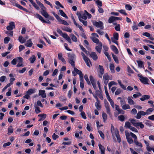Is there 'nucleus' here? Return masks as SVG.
I'll return each instance as SVG.
<instances>
[{"label":"nucleus","mask_w":154,"mask_h":154,"mask_svg":"<svg viewBox=\"0 0 154 154\" xmlns=\"http://www.w3.org/2000/svg\"><path fill=\"white\" fill-rule=\"evenodd\" d=\"M91 39L92 41L95 43L98 44H99V43H101L100 42L99 39L97 38L94 37H91Z\"/></svg>","instance_id":"aec40b11"},{"label":"nucleus","mask_w":154,"mask_h":154,"mask_svg":"<svg viewBox=\"0 0 154 154\" xmlns=\"http://www.w3.org/2000/svg\"><path fill=\"white\" fill-rule=\"evenodd\" d=\"M69 60H74L75 58V55L73 54L69 53L68 54Z\"/></svg>","instance_id":"2f4dec72"},{"label":"nucleus","mask_w":154,"mask_h":154,"mask_svg":"<svg viewBox=\"0 0 154 154\" xmlns=\"http://www.w3.org/2000/svg\"><path fill=\"white\" fill-rule=\"evenodd\" d=\"M109 68L111 72L112 73H114L115 72V66L114 64L112 63H110Z\"/></svg>","instance_id":"b1692460"},{"label":"nucleus","mask_w":154,"mask_h":154,"mask_svg":"<svg viewBox=\"0 0 154 154\" xmlns=\"http://www.w3.org/2000/svg\"><path fill=\"white\" fill-rule=\"evenodd\" d=\"M18 58V63L17 65V67H23V65L22 63L23 62V59L21 57H17Z\"/></svg>","instance_id":"423d86ee"},{"label":"nucleus","mask_w":154,"mask_h":154,"mask_svg":"<svg viewBox=\"0 0 154 154\" xmlns=\"http://www.w3.org/2000/svg\"><path fill=\"white\" fill-rule=\"evenodd\" d=\"M99 73H104V70L102 66L99 65Z\"/></svg>","instance_id":"de8ad7c7"},{"label":"nucleus","mask_w":154,"mask_h":154,"mask_svg":"<svg viewBox=\"0 0 154 154\" xmlns=\"http://www.w3.org/2000/svg\"><path fill=\"white\" fill-rule=\"evenodd\" d=\"M115 106L116 109L118 111L119 114H124V111L123 110L120 108L119 106V105H115Z\"/></svg>","instance_id":"9d476101"},{"label":"nucleus","mask_w":154,"mask_h":154,"mask_svg":"<svg viewBox=\"0 0 154 154\" xmlns=\"http://www.w3.org/2000/svg\"><path fill=\"white\" fill-rule=\"evenodd\" d=\"M15 28V24L14 22H11L9 23V26L7 27V30H12Z\"/></svg>","instance_id":"6e6552de"},{"label":"nucleus","mask_w":154,"mask_h":154,"mask_svg":"<svg viewBox=\"0 0 154 154\" xmlns=\"http://www.w3.org/2000/svg\"><path fill=\"white\" fill-rule=\"evenodd\" d=\"M35 16L37 18H38L43 23L45 20L41 15L38 14H36L35 15Z\"/></svg>","instance_id":"7c9ffc66"},{"label":"nucleus","mask_w":154,"mask_h":154,"mask_svg":"<svg viewBox=\"0 0 154 154\" xmlns=\"http://www.w3.org/2000/svg\"><path fill=\"white\" fill-rule=\"evenodd\" d=\"M142 78L140 79V81L143 84H148V82L149 81V79L147 77L141 76Z\"/></svg>","instance_id":"0eeeda50"},{"label":"nucleus","mask_w":154,"mask_h":154,"mask_svg":"<svg viewBox=\"0 0 154 154\" xmlns=\"http://www.w3.org/2000/svg\"><path fill=\"white\" fill-rule=\"evenodd\" d=\"M150 96L148 95H143L142 97L140 98V100L141 101H144L145 100H147L149 98Z\"/></svg>","instance_id":"cd10ccee"},{"label":"nucleus","mask_w":154,"mask_h":154,"mask_svg":"<svg viewBox=\"0 0 154 154\" xmlns=\"http://www.w3.org/2000/svg\"><path fill=\"white\" fill-rule=\"evenodd\" d=\"M131 137L134 139V140H137V136L134 134L132 132H130L129 133Z\"/></svg>","instance_id":"864d4df0"},{"label":"nucleus","mask_w":154,"mask_h":154,"mask_svg":"<svg viewBox=\"0 0 154 154\" xmlns=\"http://www.w3.org/2000/svg\"><path fill=\"white\" fill-rule=\"evenodd\" d=\"M127 100L128 103L130 105H132L134 104V101L130 97H128Z\"/></svg>","instance_id":"4be33fe9"},{"label":"nucleus","mask_w":154,"mask_h":154,"mask_svg":"<svg viewBox=\"0 0 154 154\" xmlns=\"http://www.w3.org/2000/svg\"><path fill=\"white\" fill-rule=\"evenodd\" d=\"M34 107L35 109V111L36 114H38L41 112L40 109L39 107L35 105Z\"/></svg>","instance_id":"72a5a7b5"},{"label":"nucleus","mask_w":154,"mask_h":154,"mask_svg":"<svg viewBox=\"0 0 154 154\" xmlns=\"http://www.w3.org/2000/svg\"><path fill=\"white\" fill-rule=\"evenodd\" d=\"M36 2L38 5H39L41 8L45 7L44 5L38 1L36 0Z\"/></svg>","instance_id":"6e6d98bb"},{"label":"nucleus","mask_w":154,"mask_h":154,"mask_svg":"<svg viewBox=\"0 0 154 154\" xmlns=\"http://www.w3.org/2000/svg\"><path fill=\"white\" fill-rule=\"evenodd\" d=\"M33 43L31 39H29L28 40L27 42L25 44V45L29 47H30L32 46Z\"/></svg>","instance_id":"6ab92c4d"},{"label":"nucleus","mask_w":154,"mask_h":154,"mask_svg":"<svg viewBox=\"0 0 154 154\" xmlns=\"http://www.w3.org/2000/svg\"><path fill=\"white\" fill-rule=\"evenodd\" d=\"M143 35L146 37L149 38V39L151 40H154V38L153 37H150L151 35L148 32H145L143 34Z\"/></svg>","instance_id":"a211bd4d"},{"label":"nucleus","mask_w":154,"mask_h":154,"mask_svg":"<svg viewBox=\"0 0 154 154\" xmlns=\"http://www.w3.org/2000/svg\"><path fill=\"white\" fill-rule=\"evenodd\" d=\"M134 142L136 146L141 148H142L143 147L142 144L140 142H139L137 140H134Z\"/></svg>","instance_id":"393cba45"},{"label":"nucleus","mask_w":154,"mask_h":154,"mask_svg":"<svg viewBox=\"0 0 154 154\" xmlns=\"http://www.w3.org/2000/svg\"><path fill=\"white\" fill-rule=\"evenodd\" d=\"M115 21V20L114 17L111 16L109 18L108 20V22L109 23H111L114 22Z\"/></svg>","instance_id":"c03bdc74"},{"label":"nucleus","mask_w":154,"mask_h":154,"mask_svg":"<svg viewBox=\"0 0 154 154\" xmlns=\"http://www.w3.org/2000/svg\"><path fill=\"white\" fill-rule=\"evenodd\" d=\"M84 78L85 80L86 81L88 84L90 85L91 83L88 79V78L87 75H85L84 76Z\"/></svg>","instance_id":"bf43d9fd"},{"label":"nucleus","mask_w":154,"mask_h":154,"mask_svg":"<svg viewBox=\"0 0 154 154\" xmlns=\"http://www.w3.org/2000/svg\"><path fill=\"white\" fill-rule=\"evenodd\" d=\"M102 117L103 120L104 122H105L107 119V114L105 112L102 113Z\"/></svg>","instance_id":"e433bc0d"},{"label":"nucleus","mask_w":154,"mask_h":154,"mask_svg":"<svg viewBox=\"0 0 154 154\" xmlns=\"http://www.w3.org/2000/svg\"><path fill=\"white\" fill-rule=\"evenodd\" d=\"M133 29L134 30H135L138 29V26L136 25V23H134V25L132 27Z\"/></svg>","instance_id":"69168bd1"},{"label":"nucleus","mask_w":154,"mask_h":154,"mask_svg":"<svg viewBox=\"0 0 154 154\" xmlns=\"http://www.w3.org/2000/svg\"><path fill=\"white\" fill-rule=\"evenodd\" d=\"M130 121L131 123L135 127H136L137 123H138L136 122V120L134 119H131Z\"/></svg>","instance_id":"a18cd8bd"},{"label":"nucleus","mask_w":154,"mask_h":154,"mask_svg":"<svg viewBox=\"0 0 154 154\" xmlns=\"http://www.w3.org/2000/svg\"><path fill=\"white\" fill-rule=\"evenodd\" d=\"M96 4L98 8H99L100 7H101L102 6V2L100 0L97 1Z\"/></svg>","instance_id":"37998d69"},{"label":"nucleus","mask_w":154,"mask_h":154,"mask_svg":"<svg viewBox=\"0 0 154 154\" xmlns=\"http://www.w3.org/2000/svg\"><path fill=\"white\" fill-rule=\"evenodd\" d=\"M35 89H30L28 90V91L27 92V93L28 94L30 95L35 92Z\"/></svg>","instance_id":"c756f323"},{"label":"nucleus","mask_w":154,"mask_h":154,"mask_svg":"<svg viewBox=\"0 0 154 154\" xmlns=\"http://www.w3.org/2000/svg\"><path fill=\"white\" fill-rule=\"evenodd\" d=\"M93 24L97 28H100L101 29H103L104 28L103 26V23L101 21L97 22L94 21L93 23Z\"/></svg>","instance_id":"f03ea898"},{"label":"nucleus","mask_w":154,"mask_h":154,"mask_svg":"<svg viewBox=\"0 0 154 154\" xmlns=\"http://www.w3.org/2000/svg\"><path fill=\"white\" fill-rule=\"evenodd\" d=\"M125 8L126 9L130 11L132 9V7L129 4H126L125 5Z\"/></svg>","instance_id":"8fccbe9b"},{"label":"nucleus","mask_w":154,"mask_h":154,"mask_svg":"<svg viewBox=\"0 0 154 154\" xmlns=\"http://www.w3.org/2000/svg\"><path fill=\"white\" fill-rule=\"evenodd\" d=\"M111 48L116 54H118L119 53V51L117 48L114 45H112L111 46Z\"/></svg>","instance_id":"dca6fc26"},{"label":"nucleus","mask_w":154,"mask_h":154,"mask_svg":"<svg viewBox=\"0 0 154 154\" xmlns=\"http://www.w3.org/2000/svg\"><path fill=\"white\" fill-rule=\"evenodd\" d=\"M95 106L97 109L98 110H100L101 108V105H100V101H97L95 103Z\"/></svg>","instance_id":"412c9836"},{"label":"nucleus","mask_w":154,"mask_h":154,"mask_svg":"<svg viewBox=\"0 0 154 154\" xmlns=\"http://www.w3.org/2000/svg\"><path fill=\"white\" fill-rule=\"evenodd\" d=\"M137 63L138 66V67H139L140 68L144 67V66L143 65V62L141 61L137 60Z\"/></svg>","instance_id":"f704fd0d"},{"label":"nucleus","mask_w":154,"mask_h":154,"mask_svg":"<svg viewBox=\"0 0 154 154\" xmlns=\"http://www.w3.org/2000/svg\"><path fill=\"white\" fill-rule=\"evenodd\" d=\"M139 127H140L142 129L144 128V125L141 122H138L137 123L136 127L137 128H138Z\"/></svg>","instance_id":"c9c22d12"},{"label":"nucleus","mask_w":154,"mask_h":154,"mask_svg":"<svg viewBox=\"0 0 154 154\" xmlns=\"http://www.w3.org/2000/svg\"><path fill=\"white\" fill-rule=\"evenodd\" d=\"M81 13H82V16L81 17V19H83L85 20H86L87 18V17L86 16V15L85 14V12H84V13H83V14H82V12Z\"/></svg>","instance_id":"09e8293b"},{"label":"nucleus","mask_w":154,"mask_h":154,"mask_svg":"<svg viewBox=\"0 0 154 154\" xmlns=\"http://www.w3.org/2000/svg\"><path fill=\"white\" fill-rule=\"evenodd\" d=\"M59 11L60 14L62 16L65 17L66 19L68 18V17L67 16L66 14L63 12V11L61 10H60Z\"/></svg>","instance_id":"c85d7f7f"},{"label":"nucleus","mask_w":154,"mask_h":154,"mask_svg":"<svg viewBox=\"0 0 154 154\" xmlns=\"http://www.w3.org/2000/svg\"><path fill=\"white\" fill-rule=\"evenodd\" d=\"M59 22L65 25H69V24L66 21L62 19Z\"/></svg>","instance_id":"052dcab7"},{"label":"nucleus","mask_w":154,"mask_h":154,"mask_svg":"<svg viewBox=\"0 0 154 154\" xmlns=\"http://www.w3.org/2000/svg\"><path fill=\"white\" fill-rule=\"evenodd\" d=\"M76 15L78 16L79 20L85 26H87L88 24L86 20H84L82 19H81L82 14L81 13L78 11L76 13Z\"/></svg>","instance_id":"7ed1b4c3"},{"label":"nucleus","mask_w":154,"mask_h":154,"mask_svg":"<svg viewBox=\"0 0 154 154\" xmlns=\"http://www.w3.org/2000/svg\"><path fill=\"white\" fill-rule=\"evenodd\" d=\"M103 79L106 80H111L112 77L111 75H109L107 73H105L103 76Z\"/></svg>","instance_id":"4468645a"},{"label":"nucleus","mask_w":154,"mask_h":154,"mask_svg":"<svg viewBox=\"0 0 154 154\" xmlns=\"http://www.w3.org/2000/svg\"><path fill=\"white\" fill-rule=\"evenodd\" d=\"M74 68V71L77 74H78L79 75H82V72L80 70L76 68L75 67Z\"/></svg>","instance_id":"a19ab883"},{"label":"nucleus","mask_w":154,"mask_h":154,"mask_svg":"<svg viewBox=\"0 0 154 154\" xmlns=\"http://www.w3.org/2000/svg\"><path fill=\"white\" fill-rule=\"evenodd\" d=\"M10 40V38L8 37H5L4 39V42L5 44H7Z\"/></svg>","instance_id":"603ef678"},{"label":"nucleus","mask_w":154,"mask_h":154,"mask_svg":"<svg viewBox=\"0 0 154 154\" xmlns=\"http://www.w3.org/2000/svg\"><path fill=\"white\" fill-rule=\"evenodd\" d=\"M112 56L113 57V59L115 60V62L117 63H119V60L118 59V57L117 56H116L113 53L112 54Z\"/></svg>","instance_id":"79ce46f5"},{"label":"nucleus","mask_w":154,"mask_h":154,"mask_svg":"<svg viewBox=\"0 0 154 154\" xmlns=\"http://www.w3.org/2000/svg\"><path fill=\"white\" fill-rule=\"evenodd\" d=\"M57 31L63 38H65L69 43H71V39L67 34L66 33H63L62 31L58 28L57 29Z\"/></svg>","instance_id":"f257e3e1"},{"label":"nucleus","mask_w":154,"mask_h":154,"mask_svg":"<svg viewBox=\"0 0 154 154\" xmlns=\"http://www.w3.org/2000/svg\"><path fill=\"white\" fill-rule=\"evenodd\" d=\"M118 118L122 122L125 119V118L123 115L119 116Z\"/></svg>","instance_id":"680f3d73"},{"label":"nucleus","mask_w":154,"mask_h":154,"mask_svg":"<svg viewBox=\"0 0 154 154\" xmlns=\"http://www.w3.org/2000/svg\"><path fill=\"white\" fill-rule=\"evenodd\" d=\"M84 60L85 61V63H86L87 65L89 67H90V65L89 63V62L90 63H91V62L89 59V58L88 57L86 59H85V60Z\"/></svg>","instance_id":"4c0bfd02"},{"label":"nucleus","mask_w":154,"mask_h":154,"mask_svg":"<svg viewBox=\"0 0 154 154\" xmlns=\"http://www.w3.org/2000/svg\"><path fill=\"white\" fill-rule=\"evenodd\" d=\"M104 103L106 109L107 113L109 115H111V113L110 112V108L108 103L106 101L104 102Z\"/></svg>","instance_id":"39448f33"},{"label":"nucleus","mask_w":154,"mask_h":154,"mask_svg":"<svg viewBox=\"0 0 154 154\" xmlns=\"http://www.w3.org/2000/svg\"><path fill=\"white\" fill-rule=\"evenodd\" d=\"M118 11L122 14H123L125 15H127V13L125 12V11L124 10L121 9L120 10H119Z\"/></svg>","instance_id":"774afa93"},{"label":"nucleus","mask_w":154,"mask_h":154,"mask_svg":"<svg viewBox=\"0 0 154 154\" xmlns=\"http://www.w3.org/2000/svg\"><path fill=\"white\" fill-rule=\"evenodd\" d=\"M112 137H115L119 134V132L118 129H115L114 130H112L111 131Z\"/></svg>","instance_id":"f3484780"},{"label":"nucleus","mask_w":154,"mask_h":154,"mask_svg":"<svg viewBox=\"0 0 154 154\" xmlns=\"http://www.w3.org/2000/svg\"><path fill=\"white\" fill-rule=\"evenodd\" d=\"M96 47L95 49L99 53H100L102 48V43H99V44Z\"/></svg>","instance_id":"1a4fd4ad"},{"label":"nucleus","mask_w":154,"mask_h":154,"mask_svg":"<svg viewBox=\"0 0 154 154\" xmlns=\"http://www.w3.org/2000/svg\"><path fill=\"white\" fill-rule=\"evenodd\" d=\"M90 56L94 60H96L97 59V56L95 52H92L90 54Z\"/></svg>","instance_id":"2eb2a0df"},{"label":"nucleus","mask_w":154,"mask_h":154,"mask_svg":"<svg viewBox=\"0 0 154 154\" xmlns=\"http://www.w3.org/2000/svg\"><path fill=\"white\" fill-rule=\"evenodd\" d=\"M52 13L55 18L57 19V20L59 22L61 20L60 17L54 12H53Z\"/></svg>","instance_id":"ea45409f"},{"label":"nucleus","mask_w":154,"mask_h":154,"mask_svg":"<svg viewBox=\"0 0 154 154\" xmlns=\"http://www.w3.org/2000/svg\"><path fill=\"white\" fill-rule=\"evenodd\" d=\"M38 95L39 96H41L43 98H45L46 97V94L45 93V91L44 90H39Z\"/></svg>","instance_id":"9b49d317"},{"label":"nucleus","mask_w":154,"mask_h":154,"mask_svg":"<svg viewBox=\"0 0 154 154\" xmlns=\"http://www.w3.org/2000/svg\"><path fill=\"white\" fill-rule=\"evenodd\" d=\"M29 60H30L31 63H33L36 60V58L34 55H33L32 57L30 58Z\"/></svg>","instance_id":"58836bf2"},{"label":"nucleus","mask_w":154,"mask_h":154,"mask_svg":"<svg viewBox=\"0 0 154 154\" xmlns=\"http://www.w3.org/2000/svg\"><path fill=\"white\" fill-rule=\"evenodd\" d=\"M131 127V124L130 122H127L125 123V128L130 129Z\"/></svg>","instance_id":"49530a36"},{"label":"nucleus","mask_w":154,"mask_h":154,"mask_svg":"<svg viewBox=\"0 0 154 154\" xmlns=\"http://www.w3.org/2000/svg\"><path fill=\"white\" fill-rule=\"evenodd\" d=\"M115 38L116 39L118 40L119 39V34L117 32H115L113 34V37H112Z\"/></svg>","instance_id":"e2e57ef3"},{"label":"nucleus","mask_w":154,"mask_h":154,"mask_svg":"<svg viewBox=\"0 0 154 154\" xmlns=\"http://www.w3.org/2000/svg\"><path fill=\"white\" fill-rule=\"evenodd\" d=\"M70 36L72 40L74 42H76L77 41V39L76 37L73 34H71L70 35Z\"/></svg>","instance_id":"473e14b6"},{"label":"nucleus","mask_w":154,"mask_h":154,"mask_svg":"<svg viewBox=\"0 0 154 154\" xmlns=\"http://www.w3.org/2000/svg\"><path fill=\"white\" fill-rule=\"evenodd\" d=\"M36 2L38 5H39L41 8L45 7L44 5L38 1L36 0Z\"/></svg>","instance_id":"5fc2aeb1"},{"label":"nucleus","mask_w":154,"mask_h":154,"mask_svg":"<svg viewBox=\"0 0 154 154\" xmlns=\"http://www.w3.org/2000/svg\"><path fill=\"white\" fill-rule=\"evenodd\" d=\"M13 132V129L12 126H11L10 128H8V134H11Z\"/></svg>","instance_id":"0e129e2a"},{"label":"nucleus","mask_w":154,"mask_h":154,"mask_svg":"<svg viewBox=\"0 0 154 154\" xmlns=\"http://www.w3.org/2000/svg\"><path fill=\"white\" fill-rule=\"evenodd\" d=\"M46 8L45 7L41 8V13L42 15L46 12Z\"/></svg>","instance_id":"338daca9"},{"label":"nucleus","mask_w":154,"mask_h":154,"mask_svg":"<svg viewBox=\"0 0 154 154\" xmlns=\"http://www.w3.org/2000/svg\"><path fill=\"white\" fill-rule=\"evenodd\" d=\"M117 84V83H116L114 81H111L110 82L109 84V89H110L111 88V87L113 85H116Z\"/></svg>","instance_id":"13d9d810"},{"label":"nucleus","mask_w":154,"mask_h":154,"mask_svg":"<svg viewBox=\"0 0 154 154\" xmlns=\"http://www.w3.org/2000/svg\"><path fill=\"white\" fill-rule=\"evenodd\" d=\"M69 62L73 67H75V65L74 64L75 62L74 61V60H69Z\"/></svg>","instance_id":"4d7b16f0"},{"label":"nucleus","mask_w":154,"mask_h":154,"mask_svg":"<svg viewBox=\"0 0 154 154\" xmlns=\"http://www.w3.org/2000/svg\"><path fill=\"white\" fill-rule=\"evenodd\" d=\"M58 59L61 60L63 63L64 64L66 63V62L65 59L63 57L62 54L61 53H59L58 54Z\"/></svg>","instance_id":"f8f14e48"},{"label":"nucleus","mask_w":154,"mask_h":154,"mask_svg":"<svg viewBox=\"0 0 154 154\" xmlns=\"http://www.w3.org/2000/svg\"><path fill=\"white\" fill-rule=\"evenodd\" d=\"M122 108L123 110H126L131 108L130 106L128 104H125L122 106Z\"/></svg>","instance_id":"bb28decb"},{"label":"nucleus","mask_w":154,"mask_h":154,"mask_svg":"<svg viewBox=\"0 0 154 154\" xmlns=\"http://www.w3.org/2000/svg\"><path fill=\"white\" fill-rule=\"evenodd\" d=\"M29 1L31 2L32 5L35 8V9L37 10H39V8L35 3L33 2L32 0H29Z\"/></svg>","instance_id":"a878e982"},{"label":"nucleus","mask_w":154,"mask_h":154,"mask_svg":"<svg viewBox=\"0 0 154 154\" xmlns=\"http://www.w3.org/2000/svg\"><path fill=\"white\" fill-rule=\"evenodd\" d=\"M98 146L99 149L100 150L101 154H105V149L104 146H102L100 143L99 144Z\"/></svg>","instance_id":"ddd939ff"},{"label":"nucleus","mask_w":154,"mask_h":154,"mask_svg":"<svg viewBox=\"0 0 154 154\" xmlns=\"http://www.w3.org/2000/svg\"><path fill=\"white\" fill-rule=\"evenodd\" d=\"M125 134L126 137L128 142L129 144L133 143L134 142V141L130 137V134L127 131H125Z\"/></svg>","instance_id":"20e7f679"},{"label":"nucleus","mask_w":154,"mask_h":154,"mask_svg":"<svg viewBox=\"0 0 154 154\" xmlns=\"http://www.w3.org/2000/svg\"><path fill=\"white\" fill-rule=\"evenodd\" d=\"M122 92V90L120 88H118L115 92V95H118L120 94Z\"/></svg>","instance_id":"3c124183"},{"label":"nucleus","mask_w":154,"mask_h":154,"mask_svg":"<svg viewBox=\"0 0 154 154\" xmlns=\"http://www.w3.org/2000/svg\"><path fill=\"white\" fill-rule=\"evenodd\" d=\"M19 41L22 44L24 43L26 41V39L23 38L21 35L18 38Z\"/></svg>","instance_id":"5701e85b"}]
</instances>
